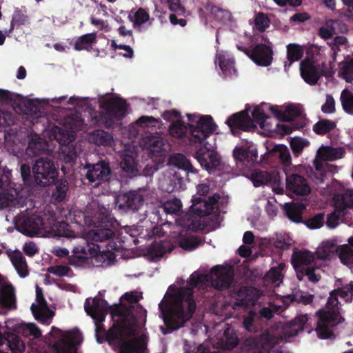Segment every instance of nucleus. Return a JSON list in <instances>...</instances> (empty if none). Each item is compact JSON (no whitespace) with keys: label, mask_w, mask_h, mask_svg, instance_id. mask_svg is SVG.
Masks as SVG:
<instances>
[{"label":"nucleus","mask_w":353,"mask_h":353,"mask_svg":"<svg viewBox=\"0 0 353 353\" xmlns=\"http://www.w3.org/2000/svg\"><path fill=\"white\" fill-rule=\"evenodd\" d=\"M114 325L110 331V337L118 341L119 353H147L145 341L137 336V316L132 309L124 305H116L110 310Z\"/></svg>","instance_id":"obj_1"},{"label":"nucleus","mask_w":353,"mask_h":353,"mask_svg":"<svg viewBox=\"0 0 353 353\" xmlns=\"http://www.w3.org/2000/svg\"><path fill=\"white\" fill-rule=\"evenodd\" d=\"M159 307L166 324L173 329L183 327L190 319L196 308L192 289L170 288Z\"/></svg>","instance_id":"obj_2"},{"label":"nucleus","mask_w":353,"mask_h":353,"mask_svg":"<svg viewBox=\"0 0 353 353\" xmlns=\"http://www.w3.org/2000/svg\"><path fill=\"white\" fill-rule=\"evenodd\" d=\"M338 295L345 301H351L353 298V284L348 283L330 292L325 307L316 312L319 321L316 332L322 339L330 338L332 334L331 327L343 320L340 313Z\"/></svg>","instance_id":"obj_3"},{"label":"nucleus","mask_w":353,"mask_h":353,"mask_svg":"<svg viewBox=\"0 0 353 353\" xmlns=\"http://www.w3.org/2000/svg\"><path fill=\"white\" fill-rule=\"evenodd\" d=\"M307 320V315H299L283 327V335L281 337L271 336L269 332H265L258 341L254 339L248 341V344L249 345H253L254 353H265L279 343V341L287 340L303 331Z\"/></svg>","instance_id":"obj_4"},{"label":"nucleus","mask_w":353,"mask_h":353,"mask_svg":"<svg viewBox=\"0 0 353 353\" xmlns=\"http://www.w3.org/2000/svg\"><path fill=\"white\" fill-rule=\"evenodd\" d=\"M233 275L234 271L230 266L217 265L209 274L194 272L190 277L189 284L192 287L203 288L210 285L216 289L227 288L232 281Z\"/></svg>","instance_id":"obj_5"},{"label":"nucleus","mask_w":353,"mask_h":353,"mask_svg":"<svg viewBox=\"0 0 353 353\" xmlns=\"http://www.w3.org/2000/svg\"><path fill=\"white\" fill-rule=\"evenodd\" d=\"M65 127L71 130H62L55 126L52 128V132L54 139L61 145L62 152L66 154L68 161H71L75 158L77 152L70 143L75 139L74 131L83 129V120L78 114H72L66 119Z\"/></svg>","instance_id":"obj_6"},{"label":"nucleus","mask_w":353,"mask_h":353,"mask_svg":"<svg viewBox=\"0 0 353 353\" xmlns=\"http://www.w3.org/2000/svg\"><path fill=\"white\" fill-rule=\"evenodd\" d=\"M54 221V214L49 212L43 216H21L18 220V226L19 230L27 236H33L37 234L44 236L48 223H52Z\"/></svg>","instance_id":"obj_7"},{"label":"nucleus","mask_w":353,"mask_h":353,"mask_svg":"<svg viewBox=\"0 0 353 353\" xmlns=\"http://www.w3.org/2000/svg\"><path fill=\"white\" fill-rule=\"evenodd\" d=\"M190 121V127L192 141L194 143H209L207 139L214 132L216 125L210 116L199 117L197 115L187 114Z\"/></svg>","instance_id":"obj_8"},{"label":"nucleus","mask_w":353,"mask_h":353,"mask_svg":"<svg viewBox=\"0 0 353 353\" xmlns=\"http://www.w3.org/2000/svg\"><path fill=\"white\" fill-rule=\"evenodd\" d=\"M32 172L35 182L42 186L52 184L58 176L54 163L48 158L36 160L32 165Z\"/></svg>","instance_id":"obj_9"},{"label":"nucleus","mask_w":353,"mask_h":353,"mask_svg":"<svg viewBox=\"0 0 353 353\" xmlns=\"http://www.w3.org/2000/svg\"><path fill=\"white\" fill-rule=\"evenodd\" d=\"M345 154V150L343 147L334 148L330 145H322L317 150L316 157L314 160V165L317 171L324 170L323 161H334L342 159ZM328 167L327 164H325Z\"/></svg>","instance_id":"obj_10"},{"label":"nucleus","mask_w":353,"mask_h":353,"mask_svg":"<svg viewBox=\"0 0 353 353\" xmlns=\"http://www.w3.org/2000/svg\"><path fill=\"white\" fill-rule=\"evenodd\" d=\"M203 147L199 148L195 154V158L199 162L201 166L209 172H212L215 168L219 167L221 159L219 154L214 151L213 144L203 143Z\"/></svg>","instance_id":"obj_11"},{"label":"nucleus","mask_w":353,"mask_h":353,"mask_svg":"<svg viewBox=\"0 0 353 353\" xmlns=\"http://www.w3.org/2000/svg\"><path fill=\"white\" fill-rule=\"evenodd\" d=\"M84 214L85 224L88 226L96 225L107 218L108 210L105 206L100 205L98 200L93 199L86 205Z\"/></svg>","instance_id":"obj_12"},{"label":"nucleus","mask_w":353,"mask_h":353,"mask_svg":"<svg viewBox=\"0 0 353 353\" xmlns=\"http://www.w3.org/2000/svg\"><path fill=\"white\" fill-rule=\"evenodd\" d=\"M82 340L81 334L79 331L67 332L54 344L56 353H77L76 346L79 345Z\"/></svg>","instance_id":"obj_13"},{"label":"nucleus","mask_w":353,"mask_h":353,"mask_svg":"<svg viewBox=\"0 0 353 353\" xmlns=\"http://www.w3.org/2000/svg\"><path fill=\"white\" fill-rule=\"evenodd\" d=\"M85 312L95 321L96 331L102 327L101 323L104 321L107 310V303L103 300L94 299L92 303L87 299L84 305Z\"/></svg>","instance_id":"obj_14"},{"label":"nucleus","mask_w":353,"mask_h":353,"mask_svg":"<svg viewBox=\"0 0 353 353\" xmlns=\"http://www.w3.org/2000/svg\"><path fill=\"white\" fill-rule=\"evenodd\" d=\"M24 199L19 196V192L8 184L2 183L0 179V206L6 208L8 206L21 207L23 205Z\"/></svg>","instance_id":"obj_15"},{"label":"nucleus","mask_w":353,"mask_h":353,"mask_svg":"<svg viewBox=\"0 0 353 353\" xmlns=\"http://www.w3.org/2000/svg\"><path fill=\"white\" fill-rule=\"evenodd\" d=\"M286 174V190L292 194L305 196L310 193L311 189L307 180L296 174Z\"/></svg>","instance_id":"obj_16"},{"label":"nucleus","mask_w":353,"mask_h":353,"mask_svg":"<svg viewBox=\"0 0 353 353\" xmlns=\"http://www.w3.org/2000/svg\"><path fill=\"white\" fill-rule=\"evenodd\" d=\"M100 107L110 120L121 119L126 111L125 102L121 99H110L103 101Z\"/></svg>","instance_id":"obj_17"},{"label":"nucleus","mask_w":353,"mask_h":353,"mask_svg":"<svg viewBox=\"0 0 353 353\" xmlns=\"http://www.w3.org/2000/svg\"><path fill=\"white\" fill-rule=\"evenodd\" d=\"M274 116L281 121H290L301 116L303 110L299 104H290L285 106L272 105L268 107Z\"/></svg>","instance_id":"obj_18"},{"label":"nucleus","mask_w":353,"mask_h":353,"mask_svg":"<svg viewBox=\"0 0 353 353\" xmlns=\"http://www.w3.org/2000/svg\"><path fill=\"white\" fill-rule=\"evenodd\" d=\"M245 53L259 65L268 66L272 60V49L265 44L256 45L250 52L245 51Z\"/></svg>","instance_id":"obj_19"},{"label":"nucleus","mask_w":353,"mask_h":353,"mask_svg":"<svg viewBox=\"0 0 353 353\" xmlns=\"http://www.w3.org/2000/svg\"><path fill=\"white\" fill-rule=\"evenodd\" d=\"M110 174L109 165L101 161L92 166L88 170L86 177L90 183H95L94 185H99L103 181H108Z\"/></svg>","instance_id":"obj_20"},{"label":"nucleus","mask_w":353,"mask_h":353,"mask_svg":"<svg viewBox=\"0 0 353 353\" xmlns=\"http://www.w3.org/2000/svg\"><path fill=\"white\" fill-rule=\"evenodd\" d=\"M219 195L215 194L207 201L204 198L194 196L192 199L191 209L198 216H205L211 212L213 205L219 201Z\"/></svg>","instance_id":"obj_21"},{"label":"nucleus","mask_w":353,"mask_h":353,"mask_svg":"<svg viewBox=\"0 0 353 353\" xmlns=\"http://www.w3.org/2000/svg\"><path fill=\"white\" fill-rule=\"evenodd\" d=\"M339 243L336 239L323 241L315 251L316 257L320 260H331L336 257L339 252Z\"/></svg>","instance_id":"obj_22"},{"label":"nucleus","mask_w":353,"mask_h":353,"mask_svg":"<svg viewBox=\"0 0 353 353\" xmlns=\"http://www.w3.org/2000/svg\"><path fill=\"white\" fill-rule=\"evenodd\" d=\"M249 178L252 181L255 187L266 185L269 182H272L274 184H280L281 178L278 172L268 173L266 171L259 170H251L249 174Z\"/></svg>","instance_id":"obj_23"},{"label":"nucleus","mask_w":353,"mask_h":353,"mask_svg":"<svg viewBox=\"0 0 353 353\" xmlns=\"http://www.w3.org/2000/svg\"><path fill=\"white\" fill-rule=\"evenodd\" d=\"M314 256L312 252L307 250L298 251L293 253L292 263L296 271L297 278L302 280L301 273L308 265L313 262Z\"/></svg>","instance_id":"obj_24"},{"label":"nucleus","mask_w":353,"mask_h":353,"mask_svg":"<svg viewBox=\"0 0 353 353\" xmlns=\"http://www.w3.org/2000/svg\"><path fill=\"white\" fill-rule=\"evenodd\" d=\"M1 286L0 303L7 309L16 307V296L14 286L8 280L3 281Z\"/></svg>","instance_id":"obj_25"},{"label":"nucleus","mask_w":353,"mask_h":353,"mask_svg":"<svg viewBox=\"0 0 353 353\" xmlns=\"http://www.w3.org/2000/svg\"><path fill=\"white\" fill-rule=\"evenodd\" d=\"M6 253L19 276L21 278L26 277L29 274L28 268L21 252L19 250H12L9 249L6 251Z\"/></svg>","instance_id":"obj_26"},{"label":"nucleus","mask_w":353,"mask_h":353,"mask_svg":"<svg viewBox=\"0 0 353 353\" xmlns=\"http://www.w3.org/2000/svg\"><path fill=\"white\" fill-rule=\"evenodd\" d=\"M136 156L137 153L134 149L132 150H126L121 153L120 165L128 176H134L138 172L137 165L135 162Z\"/></svg>","instance_id":"obj_27"},{"label":"nucleus","mask_w":353,"mask_h":353,"mask_svg":"<svg viewBox=\"0 0 353 353\" xmlns=\"http://www.w3.org/2000/svg\"><path fill=\"white\" fill-rule=\"evenodd\" d=\"M165 119L171 121L172 119H175L172 124L170 127V133L174 137L181 138L184 136L187 132L186 126L183 123L180 119L179 114L176 110H170L163 114Z\"/></svg>","instance_id":"obj_28"},{"label":"nucleus","mask_w":353,"mask_h":353,"mask_svg":"<svg viewBox=\"0 0 353 353\" xmlns=\"http://www.w3.org/2000/svg\"><path fill=\"white\" fill-rule=\"evenodd\" d=\"M300 71L304 81L310 84L314 85L319 79V73L314 64L309 61L304 60L300 64Z\"/></svg>","instance_id":"obj_29"},{"label":"nucleus","mask_w":353,"mask_h":353,"mask_svg":"<svg viewBox=\"0 0 353 353\" xmlns=\"http://www.w3.org/2000/svg\"><path fill=\"white\" fill-rule=\"evenodd\" d=\"M144 147L153 156L162 157L164 142L162 138L158 136H150L144 138Z\"/></svg>","instance_id":"obj_30"},{"label":"nucleus","mask_w":353,"mask_h":353,"mask_svg":"<svg viewBox=\"0 0 353 353\" xmlns=\"http://www.w3.org/2000/svg\"><path fill=\"white\" fill-rule=\"evenodd\" d=\"M46 235L73 236L72 232L69 229L68 225L64 221H57L56 219L54 223H48L46 228Z\"/></svg>","instance_id":"obj_31"},{"label":"nucleus","mask_w":353,"mask_h":353,"mask_svg":"<svg viewBox=\"0 0 353 353\" xmlns=\"http://www.w3.org/2000/svg\"><path fill=\"white\" fill-rule=\"evenodd\" d=\"M31 310L34 317L43 323L48 324L53 316L52 312L48 307L46 303L35 304L31 305Z\"/></svg>","instance_id":"obj_32"},{"label":"nucleus","mask_w":353,"mask_h":353,"mask_svg":"<svg viewBox=\"0 0 353 353\" xmlns=\"http://www.w3.org/2000/svg\"><path fill=\"white\" fill-rule=\"evenodd\" d=\"M333 200L337 208L353 207V190H343L341 192L334 194Z\"/></svg>","instance_id":"obj_33"},{"label":"nucleus","mask_w":353,"mask_h":353,"mask_svg":"<svg viewBox=\"0 0 353 353\" xmlns=\"http://www.w3.org/2000/svg\"><path fill=\"white\" fill-rule=\"evenodd\" d=\"M287 216L294 222L299 223L301 221V214L305 209V205L301 203H285L283 207Z\"/></svg>","instance_id":"obj_34"},{"label":"nucleus","mask_w":353,"mask_h":353,"mask_svg":"<svg viewBox=\"0 0 353 353\" xmlns=\"http://www.w3.org/2000/svg\"><path fill=\"white\" fill-rule=\"evenodd\" d=\"M96 43V33H88L77 38L74 44V48L77 51L90 50Z\"/></svg>","instance_id":"obj_35"},{"label":"nucleus","mask_w":353,"mask_h":353,"mask_svg":"<svg viewBox=\"0 0 353 353\" xmlns=\"http://www.w3.org/2000/svg\"><path fill=\"white\" fill-rule=\"evenodd\" d=\"M93 256H103L102 254H97V249L94 245L92 248L90 245L85 246L77 245L73 249V259L72 260L73 261L74 259L85 260Z\"/></svg>","instance_id":"obj_36"},{"label":"nucleus","mask_w":353,"mask_h":353,"mask_svg":"<svg viewBox=\"0 0 353 353\" xmlns=\"http://www.w3.org/2000/svg\"><path fill=\"white\" fill-rule=\"evenodd\" d=\"M120 199L132 210H137L143 202V195L138 192H129L121 196Z\"/></svg>","instance_id":"obj_37"},{"label":"nucleus","mask_w":353,"mask_h":353,"mask_svg":"<svg viewBox=\"0 0 353 353\" xmlns=\"http://www.w3.org/2000/svg\"><path fill=\"white\" fill-rule=\"evenodd\" d=\"M304 48L302 46L296 43H290L287 46L288 62L285 67H290L292 63L298 61L303 55Z\"/></svg>","instance_id":"obj_38"},{"label":"nucleus","mask_w":353,"mask_h":353,"mask_svg":"<svg viewBox=\"0 0 353 353\" xmlns=\"http://www.w3.org/2000/svg\"><path fill=\"white\" fill-rule=\"evenodd\" d=\"M14 331L26 337L38 338L41 334V330L34 323H19L15 325Z\"/></svg>","instance_id":"obj_39"},{"label":"nucleus","mask_w":353,"mask_h":353,"mask_svg":"<svg viewBox=\"0 0 353 353\" xmlns=\"http://www.w3.org/2000/svg\"><path fill=\"white\" fill-rule=\"evenodd\" d=\"M47 143L45 140L41 139L38 134L32 136L29 141L28 147L26 149L28 154L37 155L41 152L46 149Z\"/></svg>","instance_id":"obj_40"},{"label":"nucleus","mask_w":353,"mask_h":353,"mask_svg":"<svg viewBox=\"0 0 353 353\" xmlns=\"http://www.w3.org/2000/svg\"><path fill=\"white\" fill-rule=\"evenodd\" d=\"M169 164L179 169L184 170L188 172H194V168L189 160L181 154H174L171 155L169 159Z\"/></svg>","instance_id":"obj_41"},{"label":"nucleus","mask_w":353,"mask_h":353,"mask_svg":"<svg viewBox=\"0 0 353 353\" xmlns=\"http://www.w3.org/2000/svg\"><path fill=\"white\" fill-rule=\"evenodd\" d=\"M113 234L112 230L98 225L94 230L88 232L87 238L94 241H103L110 239Z\"/></svg>","instance_id":"obj_42"},{"label":"nucleus","mask_w":353,"mask_h":353,"mask_svg":"<svg viewBox=\"0 0 353 353\" xmlns=\"http://www.w3.org/2000/svg\"><path fill=\"white\" fill-rule=\"evenodd\" d=\"M342 263L353 268V250L348 245L344 244L339 246L337 255Z\"/></svg>","instance_id":"obj_43"},{"label":"nucleus","mask_w":353,"mask_h":353,"mask_svg":"<svg viewBox=\"0 0 353 353\" xmlns=\"http://www.w3.org/2000/svg\"><path fill=\"white\" fill-rule=\"evenodd\" d=\"M90 141L99 145H108L112 142V137L103 130H96L90 135Z\"/></svg>","instance_id":"obj_44"},{"label":"nucleus","mask_w":353,"mask_h":353,"mask_svg":"<svg viewBox=\"0 0 353 353\" xmlns=\"http://www.w3.org/2000/svg\"><path fill=\"white\" fill-rule=\"evenodd\" d=\"M248 121L247 114L245 112H240L233 114L227 120V123L231 128L232 133H234L233 128L236 127L243 130L247 129L246 122Z\"/></svg>","instance_id":"obj_45"},{"label":"nucleus","mask_w":353,"mask_h":353,"mask_svg":"<svg viewBox=\"0 0 353 353\" xmlns=\"http://www.w3.org/2000/svg\"><path fill=\"white\" fill-rule=\"evenodd\" d=\"M285 268L284 263H280L276 267L272 268L265 276V279L279 285L282 282L283 271Z\"/></svg>","instance_id":"obj_46"},{"label":"nucleus","mask_w":353,"mask_h":353,"mask_svg":"<svg viewBox=\"0 0 353 353\" xmlns=\"http://www.w3.org/2000/svg\"><path fill=\"white\" fill-rule=\"evenodd\" d=\"M267 107V105H263L261 108H256L253 111L252 117L261 128L272 130V126H270L269 122H268L270 118L264 113L265 108Z\"/></svg>","instance_id":"obj_47"},{"label":"nucleus","mask_w":353,"mask_h":353,"mask_svg":"<svg viewBox=\"0 0 353 353\" xmlns=\"http://www.w3.org/2000/svg\"><path fill=\"white\" fill-rule=\"evenodd\" d=\"M336 126V124L334 121L322 119L313 125V130L317 134L323 135L333 130Z\"/></svg>","instance_id":"obj_48"},{"label":"nucleus","mask_w":353,"mask_h":353,"mask_svg":"<svg viewBox=\"0 0 353 353\" xmlns=\"http://www.w3.org/2000/svg\"><path fill=\"white\" fill-rule=\"evenodd\" d=\"M339 73L347 82L353 81V58L340 63Z\"/></svg>","instance_id":"obj_49"},{"label":"nucleus","mask_w":353,"mask_h":353,"mask_svg":"<svg viewBox=\"0 0 353 353\" xmlns=\"http://www.w3.org/2000/svg\"><path fill=\"white\" fill-rule=\"evenodd\" d=\"M129 19L134 23V26H140L149 20L150 15L145 10L140 8L134 12H132L129 15Z\"/></svg>","instance_id":"obj_50"},{"label":"nucleus","mask_w":353,"mask_h":353,"mask_svg":"<svg viewBox=\"0 0 353 353\" xmlns=\"http://www.w3.org/2000/svg\"><path fill=\"white\" fill-rule=\"evenodd\" d=\"M218 61L221 69L225 74L231 75L236 72L232 59H226L224 54H219Z\"/></svg>","instance_id":"obj_51"},{"label":"nucleus","mask_w":353,"mask_h":353,"mask_svg":"<svg viewBox=\"0 0 353 353\" xmlns=\"http://www.w3.org/2000/svg\"><path fill=\"white\" fill-rule=\"evenodd\" d=\"M47 272L58 277L71 276L72 275V270L65 265H55L49 267Z\"/></svg>","instance_id":"obj_52"},{"label":"nucleus","mask_w":353,"mask_h":353,"mask_svg":"<svg viewBox=\"0 0 353 353\" xmlns=\"http://www.w3.org/2000/svg\"><path fill=\"white\" fill-rule=\"evenodd\" d=\"M19 143L16 134L7 133L5 134V145L8 151L16 154L20 150Z\"/></svg>","instance_id":"obj_53"},{"label":"nucleus","mask_w":353,"mask_h":353,"mask_svg":"<svg viewBox=\"0 0 353 353\" xmlns=\"http://www.w3.org/2000/svg\"><path fill=\"white\" fill-rule=\"evenodd\" d=\"M270 20L269 18L263 12H259L255 14L254 21V28L260 31L264 32L267 28H269Z\"/></svg>","instance_id":"obj_54"},{"label":"nucleus","mask_w":353,"mask_h":353,"mask_svg":"<svg viewBox=\"0 0 353 353\" xmlns=\"http://www.w3.org/2000/svg\"><path fill=\"white\" fill-rule=\"evenodd\" d=\"M341 101L343 108L345 112L353 114V94L345 89L341 94Z\"/></svg>","instance_id":"obj_55"},{"label":"nucleus","mask_w":353,"mask_h":353,"mask_svg":"<svg viewBox=\"0 0 353 353\" xmlns=\"http://www.w3.org/2000/svg\"><path fill=\"white\" fill-rule=\"evenodd\" d=\"M201 240L195 236H190L180 240V246L186 250H192L201 244Z\"/></svg>","instance_id":"obj_56"},{"label":"nucleus","mask_w":353,"mask_h":353,"mask_svg":"<svg viewBox=\"0 0 353 353\" xmlns=\"http://www.w3.org/2000/svg\"><path fill=\"white\" fill-rule=\"evenodd\" d=\"M302 280L305 276L312 283H316L321 278V270L319 268H310L306 267L301 273Z\"/></svg>","instance_id":"obj_57"},{"label":"nucleus","mask_w":353,"mask_h":353,"mask_svg":"<svg viewBox=\"0 0 353 353\" xmlns=\"http://www.w3.org/2000/svg\"><path fill=\"white\" fill-rule=\"evenodd\" d=\"M309 144V142L304 139L294 137L291 139L290 147L293 152L298 156L303 148Z\"/></svg>","instance_id":"obj_58"},{"label":"nucleus","mask_w":353,"mask_h":353,"mask_svg":"<svg viewBox=\"0 0 353 353\" xmlns=\"http://www.w3.org/2000/svg\"><path fill=\"white\" fill-rule=\"evenodd\" d=\"M68 188V183L65 181H61L57 183L56 190L53 193L54 199L58 201L63 200L66 196Z\"/></svg>","instance_id":"obj_59"},{"label":"nucleus","mask_w":353,"mask_h":353,"mask_svg":"<svg viewBox=\"0 0 353 353\" xmlns=\"http://www.w3.org/2000/svg\"><path fill=\"white\" fill-rule=\"evenodd\" d=\"M163 208L164 211L168 214L176 213L181 210V202L177 199L170 200L163 204Z\"/></svg>","instance_id":"obj_60"},{"label":"nucleus","mask_w":353,"mask_h":353,"mask_svg":"<svg viewBox=\"0 0 353 353\" xmlns=\"http://www.w3.org/2000/svg\"><path fill=\"white\" fill-rule=\"evenodd\" d=\"M142 299V292L139 291H131L125 292L121 298L123 303L127 302L130 304L137 303Z\"/></svg>","instance_id":"obj_61"},{"label":"nucleus","mask_w":353,"mask_h":353,"mask_svg":"<svg viewBox=\"0 0 353 353\" xmlns=\"http://www.w3.org/2000/svg\"><path fill=\"white\" fill-rule=\"evenodd\" d=\"M281 305L275 304V303H270L269 307H264L260 310V314L261 316L270 319L273 316L274 312H279L281 310Z\"/></svg>","instance_id":"obj_62"},{"label":"nucleus","mask_w":353,"mask_h":353,"mask_svg":"<svg viewBox=\"0 0 353 353\" xmlns=\"http://www.w3.org/2000/svg\"><path fill=\"white\" fill-rule=\"evenodd\" d=\"M273 245L282 250L288 249L291 245V239L288 236L276 235L273 239Z\"/></svg>","instance_id":"obj_63"},{"label":"nucleus","mask_w":353,"mask_h":353,"mask_svg":"<svg viewBox=\"0 0 353 353\" xmlns=\"http://www.w3.org/2000/svg\"><path fill=\"white\" fill-rule=\"evenodd\" d=\"M275 150L279 152V159L283 163L285 166H289L291 164V156L287 147L278 145Z\"/></svg>","instance_id":"obj_64"}]
</instances>
